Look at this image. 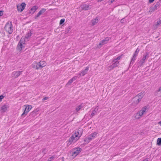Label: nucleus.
Segmentation results:
<instances>
[{
	"label": "nucleus",
	"mask_w": 161,
	"mask_h": 161,
	"mask_svg": "<svg viewBox=\"0 0 161 161\" xmlns=\"http://www.w3.org/2000/svg\"><path fill=\"white\" fill-rule=\"evenodd\" d=\"M5 29L9 34H11L13 31V28L11 22H8L5 25Z\"/></svg>",
	"instance_id": "f257e3e1"
},
{
	"label": "nucleus",
	"mask_w": 161,
	"mask_h": 161,
	"mask_svg": "<svg viewBox=\"0 0 161 161\" xmlns=\"http://www.w3.org/2000/svg\"><path fill=\"white\" fill-rule=\"evenodd\" d=\"M147 109V107L144 106L142 108V109L137 113L135 115V118L136 119H139L142 117L143 114L146 112V110Z\"/></svg>",
	"instance_id": "f03ea898"
},
{
	"label": "nucleus",
	"mask_w": 161,
	"mask_h": 161,
	"mask_svg": "<svg viewBox=\"0 0 161 161\" xmlns=\"http://www.w3.org/2000/svg\"><path fill=\"white\" fill-rule=\"evenodd\" d=\"M147 109V107L144 106L142 108V109L137 113L135 115V118L136 119H139L142 117L143 114L146 112V110Z\"/></svg>",
	"instance_id": "7ed1b4c3"
},
{
	"label": "nucleus",
	"mask_w": 161,
	"mask_h": 161,
	"mask_svg": "<svg viewBox=\"0 0 161 161\" xmlns=\"http://www.w3.org/2000/svg\"><path fill=\"white\" fill-rule=\"evenodd\" d=\"M160 1H159L157 2L156 3L155 5L151 7L150 8V9L149 11V12L152 13L158 9L160 7Z\"/></svg>",
	"instance_id": "20e7f679"
},
{
	"label": "nucleus",
	"mask_w": 161,
	"mask_h": 161,
	"mask_svg": "<svg viewBox=\"0 0 161 161\" xmlns=\"http://www.w3.org/2000/svg\"><path fill=\"white\" fill-rule=\"evenodd\" d=\"M25 40L24 38H21L20 40L19 44L17 46V47L19 50L21 51L23 47H25Z\"/></svg>",
	"instance_id": "39448f33"
},
{
	"label": "nucleus",
	"mask_w": 161,
	"mask_h": 161,
	"mask_svg": "<svg viewBox=\"0 0 161 161\" xmlns=\"http://www.w3.org/2000/svg\"><path fill=\"white\" fill-rule=\"evenodd\" d=\"M109 38L108 37L105 38L104 39H103L100 42L99 44L97 45V48H100L102 46L107 43L108 41L109 40Z\"/></svg>",
	"instance_id": "423d86ee"
},
{
	"label": "nucleus",
	"mask_w": 161,
	"mask_h": 161,
	"mask_svg": "<svg viewBox=\"0 0 161 161\" xmlns=\"http://www.w3.org/2000/svg\"><path fill=\"white\" fill-rule=\"evenodd\" d=\"M149 57V53L147 52L145 54L143 55V58L139 62V64L141 65H142L144 63L147 58Z\"/></svg>",
	"instance_id": "0eeeda50"
},
{
	"label": "nucleus",
	"mask_w": 161,
	"mask_h": 161,
	"mask_svg": "<svg viewBox=\"0 0 161 161\" xmlns=\"http://www.w3.org/2000/svg\"><path fill=\"white\" fill-rule=\"evenodd\" d=\"M82 129L81 128H79L75 132L74 135L75 137L79 138L82 135Z\"/></svg>",
	"instance_id": "6e6552de"
},
{
	"label": "nucleus",
	"mask_w": 161,
	"mask_h": 161,
	"mask_svg": "<svg viewBox=\"0 0 161 161\" xmlns=\"http://www.w3.org/2000/svg\"><path fill=\"white\" fill-rule=\"evenodd\" d=\"M26 4L25 3H22L21 5H18L17 8L18 11L21 12L25 9Z\"/></svg>",
	"instance_id": "1a4fd4ad"
},
{
	"label": "nucleus",
	"mask_w": 161,
	"mask_h": 161,
	"mask_svg": "<svg viewBox=\"0 0 161 161\" xmlns=\"http://www.w3.org/2000/svg\"><path fill=\"white\" fill-rule=\"evenodd\" d=\"M78 139V138L75 137V136H74V134H73L69 139L68 144L69 145L72 142H75Z\"/></svg>",
	"instance_id": "9d476101"
},
{
	"label": "nucleus",
	"mask_w": 161,
	"mask_h": 161,
	"mask_svg": "<svg viewBox=\"0 0 161 161\" xmlns=\"http://www.w3.org/2000/svg\"><path fill=\"white\" fill-rule=\"evenodd\" d=\"M22 72L20 71H14L12 73V76L14 78H16L21 74Z\"/></svg>",
	"instance_id": "9b49d317"
},
{
	"label": "nucleus",
	"mask_w": 161,
	"mask_h": 161,
	"mask_svg": "<svg viewBox=\"0 0 161 161\" xmlns=\"http://www.w3.org/2000/svg\"><path fill=\"white\" fill-rule=\"evenodd\" d=\"M81 151V149L80 148L78 147L74 148L73 151L72 155L73 156H76Z\"/></svg>",
	"instance_id": "f8f14e48"
},
{
	"label": "nucleus",
	"mask_w": 161,
	"mask_h": 161,
	"mask_svg": "<svg viewBox=\"0 0 161 161\" xmlns=\"http://www.w3.org/2000/svg\"><path fill=\"white\" fill-rule=\"evenodd\" d=\"M81 8L83 10H87L91 8V5L87 4H83L81 6Z\"/></svg>",
	"instance_id": "ddd939ff"
},
{
	"label": "nucleus",
	"mask_w": 161,
	"mask_h": 161,
	"mask_svg": "<svg viewBox=\"0 0 161 161\" xmlns=\"http://www.w3.org/2000/svg\"><path fill=\"white\" fill-rule=\"evenodd\" d=\"M31 108L32 106L31 105H28L26 107L23 113L21 115L23 116L25 114V115H26L27 113L30 111Z\"/></svg>",
	"instance_id": "4468645a"
},
{
	"label": "nucleus",
	"mask_w": 161,
	"mask_h": 161,
	"mask_svg": "<svg viewBox=\"0 0 161 161\" xmlns=\"http://www.w3.org/2000/svg\"><path fill=\"white\" fill-rule=\"evenodd\" d=\"M9 106L8 104H4L1 108V112L4 113L6 112Z\"/></svg>",
	"instance_id": "2eb2a0df"
},
{
	"label": "nucleus",
	"mask_w": 161,
	"mask_h": 161,
	"mask_svg": "<svg viewBox=\"0 0 161 161\" xmlns=\"http://www.w3.org/2000/svg\"><path fill=\"white\" fill-rule=\"evenodd\" d=\"M161 24V18L159 19V20L156 22L153 25L154 29H157Z\"/></svg>",
	"instance_id": "dca6fc26"
},
{
	"label": "nucleus",
	"mask_w": 161,
	"mask_h": 161,
	"mask_svg": "<svg viewBox=\"0 0 161 161\" xmlns=\"http://www.w3.org/2000/svg\"><path fill=\"white\" fill-rule=\"evenodd\" d=\"M141 100L140 98H138L137 97H135L133 98V105L137 104Z\"/></svg>",
	"instance_id": "f3484780"
},
{
	"label": "nucleus",
	"mask_w": 161,
	"mask_h": 161,
	"mask_svg": "<svg viewBox=\"0 0 161 161\" xmlns=\"http://www.w3.org/2000/svg\"><path fill=\"white\" fill-rule=\"evenodd\" d=\"M97 134V133L96 132H95L91 133L88 136L89 139V140H90V141H91L93 139L96 137Z\"/></svg>",
	"instance_id": "a211bd4d"
},
{
	"label": "nucleus",
	"mask_w": 161,
	"mask_h": 161,
	"mask_svg": "<svg viewBox=\"0 0 161 161\" xmlns=\"http://www.w3.org/2000/svg\"><path fill=\"white\" fill-rule=\"evenodd\" d=\"M46 9L44 8L41 9L37 14L36 16L35 17V18L36 19L39 17L41 15H42L46 11Z\"/></svg>",
	"instance_id": "6ab92c4d"
},
{
	"label": "nucleus",
	"mask_w": 161,
	"mask_h": 161,
	"mask_svg": "<svg viewBox=\"0 0 161 161\" xmlns=\"http://www.w3.org/2000/svg\"><path fill=\"white\" fill-rule=\"evenodd\" d=\"M77 78V76H75L73 77L71 79H70L66 85V86L70 85L73 82V81L76 80Z\"/></svg>",
	"instance_id": "aec40b11"
},
{
	"label": "nucleus",
	"mask_w": 161,
	"mask_h": 161,
	"mask_svg": "<svg viewBox=\"0 0 161 161\" xmlns=\"http://www.w3.org/2000/svg\"><path fill=\"white\" fill-rule=\"evenodd\" d=\"M88 69H89L88 67H86V69H85L84 70L82 71L79 74V75L80 76H84L87 73Z\"/></svg>",
	"instance_id": "412c9836"
},
{
	"label": "nucleus",
	"mask_w": 161,
	"mask_h": 161,
	"mask_svg": "<svg viewBox=\"0 0 161 161\" xmlns=\"http://www.w3.org/2000/svg\"><path fill=\"white\" fill-rule=\"evenodd\" d=\"M39 65L38 62L37 63L35 62L32 64V68L36 69H38L39 68H40V67Z\"/></svg>",
	"instance_id": "4be33fe9"
},
{
	"label": "nucleus",
	"mask_w": 161,
	"mask_h": 161,
	"mask_svg": "<svg viewBox=\"0 0 161 161\" xmlns=\"http://www.w3.org/2000/svg\"><path fill=\"white\" fill-rule=\"evenodd\" d=\"M38 8V7L36 6H33L30 10L29 13L30 14H33L36 10Z\"/></svg>",
	"instance_id": "5701e85b"
},
{
	"label": "nucleus",
	"mask_w": 161,
	"mask_h": 161,
	"mask_svg": "<svg viewBox=\"0 0 161 161\" xmlns=\"http://www.w3.org/2000/svg\"><path fill=\"white\" fill-rule=\"evenodd\" d=\"M38 63L41 69H42L43 67H45L46 65V63L44 61H41Z\"/></svg>",
	"instance_id": "b1692460"
},
{
	"label": "nucleus",
	"mask_w": 161,
	"mask_h": 161,
	"mask_svg": "<svg viewBox=\"0 0 161 161\" xmlns=\"http://www.w3.org/2000/svg\"><path fill=\"white\" fill-rule=\"evenodd\" d=\"M112 62L113 63L112 65L114 68L117 67L119 65V62L118 61H116V59H113L112 61Z\"/></svg>",
	"instance_id": "393cba45"
},
{
	"label": "nucleus",
	"mask_w": 161,
	"mask_h": 161,
	"mask_svg": "<svg viewBox=\"0 0 161 161\" xmlns=\"http://www.w3.org/2000/svg\"><path fill=\"white\" fill-rule=\"evenodd\" d=\"M83 107V106L82 104H80V105L77 106L75 108V111L74 113L75 114H76L80 109H81Z\"/></svg>",
	"instance_id": "a878e982"
},
{
	"label": "nucleus",
	"mask_w": 161,
	"mask_h": 161,
	"mask_svg": "<svg viewBox=\"0 0 161 161\" xmlns=\"http://www.w3.org/2000/svg\"><path fill=\"white\" fill-rule=\"evenodd\" d=\"M98 106L97 107L94 108V110L92 111V112L91 114V117H92L93 116L95 115L96 114V113L98 110Z\"/></svg>",
	"instance_id": "bb28decb"
},
{
	"label": "nucleus",
	"mask_w": 161,
	"mask_h": 161,
	"mask_svg": "<svg viewBox=\"0 0 161 161\" xmlns=\"http://www.w3.org/2000/svg\"><path fill=\"white\" fill-rule=\"evenodd\" d=\"M38 110L36 109L34 111H32L30 114V116L32 117H34L36 116L37 114V112L38 111Z\"/></svg>",
	"instance_id": "cd10ccee"
},
{
	"label": "nucleus",
	"mask_w": 161,
	"mask_h": 161,
	"mask_svg": "<svg viewBox=\"0 0 161 161\" xmlns=\"http://www.w3.org/2000/svg\"><path fill=\"white\" fill-rule=\"evenodd\" d=\"M99 21V20L97 17H96L95 19L92 20V22L93 25L97 24Z\"/></svg>",
	"instance_id": "c85d7f7f"
},
{
	"label": "nucleus",
	"mask_w": 161,
	"mask_h": 161,
	"mask_svg": "<svg viewBox=\"0 0 161 161\" xmlns=\"http://www.w3.org/2000/svg\"><path fill=\"white\" fill-rule=\"evenodd\" d=\"M136 55H133V57L131 60V61L130 62V65H131V64H133V63L135 62L136 60Z\"/></svg>",
	"instance_id": "c756f323"
},
{
	"label": "nucleus",
	"mask_w": 161,
	"mask_h": 161,
	"mask_svg": "<svg viewBox=\"0 0 161 161\" xmlns=\"http://www.w3.org/2000/svg\"><path fill=\"white\" fill-rule=\"evenodd\" d=\"M143 96V94L142 92H141L139 93L135 97H137L138 98H140L142 100V98Z\"/></svg>",
	"instance_id": "7c9ffc66"
},
{
	"label": "nucleus",
	"mask_w": 161,
	"mask_h": 161,
	"mask_svg": "<svg viewBox=\"0 0 161 161\" xmlns=\"http://www.w3.org/2000/svg\"><path fill=\"white\" fill-rule=\"evenodd\" d=\"M156 95L158 96H161V87H159L156 92Z\"/></svg>",
	"instance_id": "2f4dec72"
},
{
	"label": "nucleus",
	"mask_w": 161,
	"mask_h": 161,
	"mask_svg": "<svg viewBox=\"0 0 161 161\" xmlns=\"http://www.w3.org/2000/svg\"><path fill=\"white\" fill-rule=\"evenodd\" d=\"M32 33L31 32V31H30V33H28L27 34H26L25 38L28 39V38H29L30 36H31L32 35Z\"/></svg>",
	"instance_id": "473e14b6"
},
{
	"label": "nucleus",
	"mask_w": 161,
	"mask_h": 161,
	"mask_svg": "<svg viewBox=\"0 0 161 161\" xmlns=\"http://www.w3.org/2000/svg\"><path fill=\"white\" fill-rule=\"evenodd\" d=\"M157 143L158 145H161V138H159L157 139Z\"/></svg>",
	"instance_id": "72a5a7b5"
},
{
	"label": "nucleus",
	"mask_w": 161,
	"mask_h": 161,
	"mask_svg": "<svg viewBox=\"0 0 161 161\" xmlns=\"http://www.w3.org/2000/svg\"><path fill=\"white\" fill-rule=\"evenodd\" d=\"M139 51V49L138 48H137V49L136 50L135 53L133 55H136V56H137Z\"/></svg>",
	"instance_id": "f704fd0d"
},
{
	"label": "nucleus",
	"mask_w": 161,
	"mask_h": 161,
	"mask_svg": "<svg viewBox=\"0 0 161 161\" xmlns=\"http://www.w3.org/2000/svg\"><path fill=\"white\" fill-rule=\"evenodd\" d=\"M90 141V140H89V139L88 137H86L85 138V139H84V141L86 143H89Z\"/></svg>",
	"instance_id": "c9c22d12"
},
{
	"label": "nucleus",
	"mask_w": 161,
	"mask_h": 161,
	"mask_svg": "<svg viewBox=\"0 0 161 161\" xmlns=\"http://www.w3.org/2000/svg\"><path fill=\"white\" fill-rule=\"evenodd\" d=\"M114 68V67L113 66V65L112 64L111 65L108 67V69L110 71V70L113 69Z\"/></svg>",
	"instance_id": "e433bc0d"
},
{
	"label": "nucleus",
	"mask_w": 161,
	"mask_h": 161,
	"mask_svg": "<svg viewBox=\"0 0 161 161\" xmlns=\"http://www.w3.org/2000/svg\"><path fill=\"white\" fill-rule=\"evenodd\" d=\"M54 156H52L50 157L48 159V161H52L53 160L54 158Z\"/></svg>",
	"instance_id": "4c0bfd02"
},
{
	"label": "nucleus",
	"mask_w": 161,
	"mask_h": 161,
	"mask_svg": "<svg viewBox=\"0 0 161 161\" xmlns=\"http://www.w3.org/2000/svg\"><path fill=\"white\" fill-rule=\"evenodd\" d=\"M65 20L64 19H61L60 22V24L61 25L63 24Z\"/></svg>",
	"instance_id": "58836bf2"
},
{
	"label": "nucleus",
	"mask_w": 161,
	"mask_h": 161,
	"mask_svg": "<svg viewBox=\"0 0 161 161\" xmlns=\"http://www.w3.org/2000/svg\"><path fill=\"white\" fill-rule=\"evenodd\" d=\"M121 58V56H119L116 58H115L114 59H116V61L119 60Z\"/></svg>",
	"instance_id": "ea45409f"
},
{
	"label": "nucleus",
	"mask_w": 161,
	"mask_h": 161,
	"mask_svg": "<svg viewBox=\"0 0 161 161\" xmlns=\"http://www.w3.org/2000/svg\"><path fill=\"white\" fill-rule=\"evenodd\" d=\"M48 98H49V97H44L42 99V101H43V102L45 100L48 99Z\"/></svg>",
	"instance_id": "a19ab883"
},
{
	"label": "nucleus",
	"mask_w": 161,
	"mask_h": 161,
	"mask_svg": "<svg viewBox=\"0 0 161 161\" xmlns=\"http://www.w3.org/2000/svg\"><path fill=\"white\" fill-rule=\"evenodd\" d=\"M42 152L44 154H45L47 152V150L46 149H43Z\"/></svg>",
	"instance_id": "79ce46f5"
},
{
	"label": "nucleus",
	"mask_w": 161,
	"mask_h": 161,
	"mask_svg": "<svg viewBox=\"0 0 161 161\" xmlns=\"http://www.w3.org/2000/svg\"><path fill=\"white\" fill-rule=\"evenodd\" d=\"M3 97L4 96L3 95L0 96V102L2 101V100Z\"/></svg>",
	"instance_id": "37998d69"
},
{
	"label": "nucleus",
	"mask_w": 161,
	"mask_h": 161,
	"mask_svg": "<svg viewBox=\"0 0 161 161\" xmlns=\"http://www.w3.org/2000/svg\"><path fill=\"white\" fill-rule=\"evenodd\" d=\"M143 161H150V159L149 158H146L144 159Z\"/></svg>",
	"instance_id": "c03bdc74"
},
{
	"label": "nucleus",
	"mask_w": 161,
	"mask_h": 161,
	"mask_svg": "<svg viewBox=\"0 0 161 161\" xmlns=\"http://www.w3.org/2000/svg\"><path fill=\"white\" fill-rule=\"evenodd\" d=\"M3 14V11H0V16H2Z\"/></svg>",
	"instance_id": "a18cd8bd"
},
{
	"label": "nucleus",
	"mask_w": 161,
	"mask_h": 161,
	"mask_svg": "<svg viewBox=\"0 0 161 161\" xmlns=\"http://www.w3.org/2000/svg\"><path fill=\"white\" fill-rule=\"evenodd\" d=\"M155 0H149V2L150 3H153Z\"/></svg>",
	"instance_id": "49530a36"
},
{
	"label": "nucleus",
	"mask_w": 161,
	"mask_h": 161,
	"mask_svg": "<svg viewBox=\"0 0 161 161\" xmlns=\"http://www.w3.org/2000/svg\"><path fill=\"white\" fill-rule=\"evenodd\" d=\"M115 0H109V1H110V3H112Z\"/></svg>",
	"instance_id": "de8ad7c7"
},
{
	"label": "nucleus",
	"mask_w": 161,
	"mask_h": 161,
	"mask_svg": "<svg viewBox=\"0 0 161 161\" xmlns=\"http://www.w3.org/2000/svg\"><path fill=\"white\" fill-rule=\"evenodd\" d=\"M123 21H124V20L123 19H121V20H120V22L121 23H123Z\"/></svg>",
	"instance_id": "09e8293b"
},
{
	"label": "nucleus",
	"mask_w": 161,
	"mask_h": 161,
	"mask_svg": "<svg viewBox=\"0 0 161 161\" xmlns=\"http://www.w3.org/2000/svg\"><path fill=\"white\" fill-rule=\"evenodd\" d=\"M158 124L161 125V121L159 122Z\"/></svg>",
	"instance_id": "8fccbe9b"
},
{
	"label": "nucleus",
	"mask_w": 161,
	"mask_h": 161,
	"mask_svg": "<svg viewBox=\"0 0 161 161\" xmlns=\"http://www.w3.org/2000/svg\"><path fill=\"white\" fill-rule=\"evenodd\" d=\"M70 28L69 29H68V31H69Z\"/></svg>",
	"instance_id": "3c124183"
}]
</instances>
